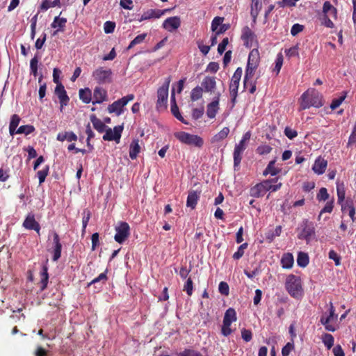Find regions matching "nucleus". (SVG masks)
<instances>
[{
    "label": "nucleus",
    "mask_w": 356,
    "mask_h": 356,
    "mask_svg": "<svg viewBox=\"0 0 356 356\" xmlns=\"http://www.w3.org/2000/svg\"><path fill=\"white\" fill-rule=\"evenodd\" d=\"M241 38L244 42V45L248 48L253 47L254 42L257 43L256 35L248 26L242 29Z\"/></svg>",
    "instance_id": "9b49d317"
},
{
    "label": "nucleus",
    "mask_w": 356,
    "mask_h": 356,
    "mask_svg": "<svg viewBox=\"0 0 356 356\" xmlns=\"http://www.w3.org/2000/svg\"><path fill=\"white\" fill-rule=\"evenodd\" d=\"M328 315L324 313L320 318L321 323L324 326L325 329L329 332H335L339 327L332 324L337 320V314H335V309L332 302L329 303Z\"/></svg>",
    "instance_id": "20e7f679"
},
{
    "label": "nucleus",
    "mask_w": 356,
    "mask_h": 356,
    "mask_svg": "<svg viewBox=\"0 0 356 356\" xmlns=\"http://www.w3.org/2000/svg\"><path fill=\"white\" fill-rule=\"evenodd\" d=\"M123 130L122 126H116L113 129V131L111 128H106L105 134L103 136L104 140L112 141L115 140L118 143Z\"/></svg>",
    "instance_id": "f8f14e48"
},
{
    "label": "nucleus",
    "mask_w": 356,
    "mask_h": 356,
    "mask_svg": "<svg viewBox=\"0 0 356 356\" xmlns=\"http://www.w3.org/2000/svg\"><path fill=\"white\" fill-rule=\"evenodd\" d=\"M40 281L39 282L40 291H43L47 287L49 281L48 268L43 265L40 272Z\"/></svg>",
    "instance_id": "b1692460"
},
{
    "label": "nucleus",
    "mask_w": 356,
    "mask_h": 356,
    "mask_svg": "<svg viewBox=\"0 0 356 356\" xmlns=\"http://www.w3.org/2000/svg\"><path fill=\"white\" fill-rule=\"evenodd\" d=\"M83 214V216L82 219V234H83L86 232V229L90 218L91 213L89 210L85 209Z\"/></svg>",
    "instance_id": "de8ad7c7"
},
{
    "label": "nucleus",
    "mask_w": 356,
    "mask_h": 356,
    "mask_svg": "<svg viewBox=\"0 0 356 356\" xmlns=\"http://www.w3.org/2000/svg\"><path fill=\"white\" fill-rule=\"evenodd\" d=\"M294 259L291 253L287 252L282 255L281 259V264L283 268H291L293 265Z\"/></svg>",
    "instance_id": "7c9ffc66"
},
{
    "label": "nucleus",
    "mask_w": 356,
    "mask_h": 356,
    "mask_svg": "<svg viewBox=\"0 0 356 356\" xmlns=\"http://www.w3.org/2000/svg\"><path fill=\"white\" fill-rule=\"evenodd\" d=\"M322 341L325 346L330 350L334 345V339L332 334L325 333L322 335Z\"/></svg>",
    "instance_id": "ea45409f"
},
{
    "label": "nucleus",
    "mask_w": 356,
    "mask_h": 356,
    "mask_svg": "<svg viewBox=\"0 0 356 356\" xmlns=\"http://www.w3.org/2000/svg\"><path fill=\"white\" fill-rule=\"evenodd\" d=\"M323 13L330 15L334 19L337 18V9L330 1H325L323 6Z\"/></svg>",
    "instance_id": "72a5a7b5"
},
{
    "label": "nucleus",
    "mask_w": 356,
    "mask_h": 356,
    "mask_svg": "<svg viewBox=\"0 0 356 356\" xmlns=\"http://www.w3.org/2000/svg\"><path fill=\"white\" fill-rule=\"evenodd\" d=\"M237 316H236V312L234 308H229L226 310L224 318H223V323H227L229 324H231L233 322L236 321Z\"/></svg>",
    "instance_id": "2f4dec72"
},
{
    "label": "nucleus",
    "mask_w": 356,
    "mask_h": 356,
    "mask_svg": "<svg viewBox=\"0 0 356 356\" xmlns=\"http://www.w3.org/2000/svg\"><path fill=\"white\" fill-rule=\"evenodd\" d=\"M327 165V161L321 157H318L312 166V170L317 175H322L325 172Z\"/></svg>",
    "instance_id": "412c9836"
},
{
    "label": "nucleus",
    "mask_w": 356,
    "mask_h": 356,
    "mask_svg": "<svg viewBox=\"0 0 356 356\" xmlns=\"http://www.w3.org/2000/svg\"><path fill=\"white\" fill-rule=\"evenodd\" d=\"M204 90L201 86H196L194 88L191 93V99L192 101H197L202 97Z\"/></svg>",
    "instance_id": "79ce46f5"
},
{
    "label": "nucleus",
    "mask_w": 356,
    "mask_h": 356,
    "mask_svg": "<svg viewBox=\"0 0 356 356\" xmlns=\"http://www.w3.org/2000/svg\"><path fill=\"white\" fill-rule=\"evenodd\" d=\"M94 101L92 104H102L107 100V92L101 87H96L93 92Z\"/></svg>",
    "instance_id": "aec40b11"
},
{
    "label": "nucleus",
    "mask_w": 356,
    "mask_h": 356,
    "mask_svg": "<svg viewBox=\"0 0 356 356\" xmlns=\"http://www.w3.org/2000/svg\"><path fill=\"white\" fill-rule=\"evenodd\" d=\"M229 133V127H224L211 138V143L217 144L225 139Z\"/></svg>",
    "instance_id": "bb28decb"
},
{
    "label": "nucleus",
    "mask_w": 356,
    "mask_h": 356,
    "mask_svg": "<svg viewBox=\"0 0 356 356\" xmlns=\"http://www.w3.org/2000/svg\"><path fill=\"white\" fill-rule=\"evenodd\" d=\"M257 68V67H254L252 65H247V67L245 69L244 80H243L244 88H247L248 86L249 85V79L252 78V76L254 74L255 70Z\"/></svg>",
    "instance_id": "4c0bfd02"
},
{
    "label": "nucleus",
    "mask_w": 356,
    "mask_h": 356,
    "mask_svg": "<svg viewBox=\"0 0 356 356\" xmlns=\"http://www.w3.org/2000/svg\"><path fill=\"white\" fill-rule=\"evenodd\" d=\"M79 95L83 103L88 104L91 102L92 92L88 88L80 89Z\"/></svg>",
    "instance_id": "e433bc0d"
},
{
    "label": "nucleus",
    "mask_w": 356,
    "mask_h": 356,
    "mask_svg": "<svg viewBox=\"0 0 356 356\" xmlns=\"http://www.w3.org/2000/svg\"><path fill=\"white\" fill-rule=\"evenodd\" d=\"M261 8V0H252L250 15L253 18V22H255L259 13Z\"/></svg>",
    "instance_id": "f704fd0d"
},
{
    "label": "nucleus",
    "mask_w": 356,
    "mask_h": 356,
    "mask_svg": "<svg viewBox=\"0 0 356 356\" xmlns=\"http://www.w3.org/2000/svg\"><path fill=\"white\" fill-rule=\"evenodd\" d=\"M275 162H276V160L274 159V160L270 161L268 163L267 167L266 168V169L264 170V171L263 172V175L264 176H266L268 175L275 176L280 172V170L279 168H277L275 167Z\"/></svg>",
    "instance_id": "c9c22d12"
},
{
    "label": "nucleus",
    "mask_w": 356,
    "mask_h": 356,
    "mask_svg": "<svg viewBox=\"0 0 356 356\" xmlns=\"http://www.w3.org/2000/svg\"><path fill=\"white\" fill-rule=\"evenodd\" d=\"M294 348L293 342H288L282 349V356H289L290 352Z\"/></svg>",
    "instance_id": "338daca9"
},
{
    "label": "nucleus",
    "mask_w": 356,
    "mask_h": 356,
    "mask_svg": "<svg viewBox=\"0 0 356 356\" xmlns=\"http://www.w3.org/2000/svg\"><path fill=\"white\" fill-rule=\"evenodd\" d=\"M116 234L114 239L118 243L122 244L130 235V227L126 222H120L118 225L115 227Z\"/></svg>",
    "instance_id": "9d476101"
},
{
    "label": "nucleus",
    "mask_w": 356,
    "mask_h": 356,
    "mask_svg": "<svg viewBox=\"0 0 356 356\" xmlns=\"http://www.w3.org/2000/svg\"><path fill=\"white\" fill-rule=\"evenodd\" d=\"M200 192L198 193L195 191H189L186 200V206L194 209L200 198Z\"/></svg>",
    "instance_id": "5701e85b"
},
{
    "label": "nucleus",
    "mask_w": 356,
    "mask_h": 356,
    "mask_svg": "<svg viewBox=\"0 0 356 356\" xmlns=\"http://www.w3.org/2000/svg\"><path fill=\"white\" fill-rule=\"evenodd\" d=\"M55 94L58 96L59 99L61 108L63 106L67 105L70 101V98L67 95L64 86L61 83H58L56 85L55 88Z\"/></svg>",
    "instance_id": "4468645a"
},
{
    "label": "nucleus",
    "mask_w": 356,
    "mask_h": 356,
    "mask_svg": "<svg viewBox=\"0 0 356 356\" xmlns=\"http://www.w3.org/2000/svg\"><path fill=\"white\" fill-rule=\"evenodd\" d=\"M321 24L325 26V27L331 28V29L334 28V24L331 21V19L329 18L328 15L323 14V16L321 19Z\"/></svg>",
    "instance_id": "bf43d9fd"
},
{
    "label": "nucleus",
    "mask_w": 356,
    "mask_h": 356,
    "mask_svg": "<svg viewBox=\"0 0 356 356\" xmlns=\"http://www.w3.org/2000/svg\"><path fill=\"white\" fill-rule=\"evenodd\" d=\"M180 25V17L177 16L168 17L163 23V27L170 32L177 29Z\"/></svg>",
    "instance_id": "dca6fc26"
},
{
    "label": "nucleus",
    "mask_w": 356,
    "mask_h": 356,
    "mask_svg": "<svg viewBox=\"0 0 356 356\" xmlns=\"http://www.w3.org/2000/svg\"><path fill=\"white\" fill-rule=\"evenodd\" d=\"M171 112L172 115L179 121H181L182 123L185 124H188V122H186L184 118L181 116L179 111V108L177 105V104H172L171 105Z\"/></svg>",
    "instance_id": "c03bdc74"
},
{
    "label": "nucleus",
    "mask_w": 356,
    "mask_h": 356,
    "mask_svg": "<svg viewBox=\"0 0 356 356\" xmlns=\"http://www.w3.org/2000/svg\"><path fill=\"white\" fill-rule=\"evenodd\" d=\"M346 94H345L343 96H341L339 98L334 99L330 104L331 109L334 110V109L337 108L341 104V103L344 101V99H346Z\"/></svg>",
    "instance_id": "13d9d810"
},
{
    "label": "nucleus",
    "mask_w": 356,
    "mask_h": 356,
    "mask_svg": "<svg viewBox=\"0 0 356 356\" xmlns=\"http://www.w3.org/2000/svg\"><path fill=\"white\" fill-rule=\"evenodd\" d=\"M201 87L206 92H212L216 87V78L213 76H205L201 83Z\"/></svg>",
    "instance_id": "6ab92c4d"
},
{
    "label": "nucleus",
    "mask_w": 356,
    "mask_h": 356,
    "mask_svg": "<svg viewBox=\"0 0 356 356\" xmlns=\"http://www.w3.org/2000/svg\"><path fill=\"white\" fill-rule=\"evenodd\" d=\"M106 272H107V270H106L105 272L99 274L98 277H97L96 278L93 279L88 284V286H90L91 284H94L98 283V282H102L103 284H104L106 282L107 279H108L107 276H106Z\"/></svg>",
    "instance_id": "6e6d98bb"
},
{
    "label": "nucleus",
    "mask_w": 356,
    "mask_h": 356,
    "mask_svg": "<svg viewBox=\"0 0 356 356\" xmlns=\"http://www.w3.org/2000/svg\"><path fill=\"white\" fill-rule=\"evenodd\" d=\"M329 198V194L327 193V191L325 188H321L319 190L318 193L317 194V199L319 201H325Z\"/></svg>",
    "instance_id": "0e129e2a"
},
{
    "label": "nucleus",
    "mask_w": 356,
    "mask_h": 356,
    "mask_svg": "<svg viewBox=\"0 0 356 356\" xmlns=\"http://www.w3.org/2000/svg\"><path fill=\"white\" fill-rule=\"evenodd\" d=\"M284 132L285 136L291 140L293 139L294 138H296L298 136V132L289 127H286L284 129Z\"/></svg>",
    "instance_id": "774afa93"
},
{
    "label": "nucleus",
    "mask_w": 356,
    "mask_h": 356,
    "mask_svg": "<svg viewBox=\"0 0 356 356\" xmlns=\"http://www.w3.org/2000/svg\"><path fill=\"white\" fill-rule=\"evenodd\" d=\"M272 149L273 148L268 145H261L257 148L256 152L260 155H265L269 154Z\"/></svg>",
    "instance_id": "603ef678"
},
{
    "label": "nucleus",
    "mask_w": 356,
    "mask_h": 356,
    "mask_svg": "<svg viewBox=\"0 0 356 356\" xmlns=\"http://www.w3.org/2000/svg\"><path fill=\"white\" fill-rule=\"evenodd\" d=\"M22 225L26 229L34 230L38 234H40V225L39 222L35 220L34 214L31 213L27 215Z\"/></svg>",
    "instance_id": "ddd939ff"
},
{
    "label": "nucleus",
    "mask_w": 356,
    "mask_h": 356,
    "mask_svg": "<svg viewBox=\"0 0 356 356\" xmlns=\"http://www.w3.org/2000/svg\"><path fill=\"white\" fill-rule=\"evenodd\" d=\"M328 257L330 259L334 260L336 266L341 264V257L333 250L329 252Z\"/></svg>",
    "instance_id": "052dcab7"
},
{
    "label": "nucleus",
    "mask_w": 356,
    "mask_h": 356,
    "mask_svg": "<svg viewBox=\"0 0 356 356\" xmlns=\"http://www.w3.org/2000/svg\"><path fill=\"white\" fill-rule=\"evenodd\" d=\"M231 324H229L227 323H223L221 327V333L225 337H228L230 335L233 330L231 329Z\"/></svg>",
    "instance_id": "e2e57ef3"
},
{
    "label": "nucleus",
    "mask_w": 356,
    "mask_h": 356,
    "mask_svg": "<svg viewBox=\"0 0 356 356\" xmlns=\"http://www.w3.org/2000/svg\"><path fill=\"white\" fill-rule=\"evenodd\" d=\"M260 60V56L258 49H253L249 54L247 65L258 67Z\"/></svg>",
    "instance_id": "393cba45"
},
{
    "label": "nucleus",
    "mask_w": 356,
    "mask_h": 356,
    "mask_svg": "<svg viewBox=\"0 0 356 356\" xmlns=\"http://www.w3.org/2000/svg\"><path fill=\"white\" fill-rule=\"evenodd\" d=\"M300 105V110H305L312 106L320 108L323 106L321 96L315 89H309L301 95Z\"/></svg>",
    "instance_id": "f257e3e1"
},
{
    "label": "nucleus",
    "mask_w": 356,
    "mask_h": 356,
    "mask_svg": "<svg viewBox=\"0 0 356 356\" xmlns=\"http://www.w3.org/2000/svg\"><path fill=\"white\" fill-rule=\"evenodd\" d=\"M49 166L45 165L42 170L38 171L37 176L38 177L40 184L45 181V179L49 174Z\"/></svg>",
    "instance_id": "37998d69"
},
{
    "label": "nucleus",
    "mask_w": 356,
    "mask_h": 356,
    "mask_svg": "<svg viewBox=\"0 0 356 356\" xmlns=\"http://www.w3.org/2000/svg\"><path fill=\"white\" fill-rule=\"evenodd\" d=\"M337 193L338 196V203L341 204L345 200L346 192L343 185H337Z\"/></svg>",
    "instance_id": "09e8293b"
},
{
    "label": "nucleus",
    "mask_w": 356,
    "mask_h": 356,
    "mask_svg": "<svg viewBox=\"0 0 356 356\" xmlns=\"http://www.w3.org/2000/svg\"><path fill=\"white\" fill-rule=\"evenodd\" d=\"M298 238L305 240L307 243H309L316 236L315 227L313 222L307 219H304L298 227Z\"/></svg>",
    "instance_id": "7ed1b4c3"
},
{
    "label": "nucleus",
    "mask_w": 356,
    "mask_h": 356,
    "mask_svg": "<svg viewBox=\"0 0 356 356\" xmlns=\"http://www.w3.org/2000/svg\"><path fill=\"white\" fill-rule=\"evenodd\" d=\"M241 337L245 342L250 341L252 339V333L251 330L245 328L242 329Z\"/></svg>",
    "instance_id": "69168bd1"
},
{
    "label": "nucleus",
    "mask_w": 356,
    "mask_h": 356,
    "mask_svg": "<svg viewBox=\"0 0 356 356\" xmlns=\"http://www.w3.org/2000/svg\"><path fill=\"white\" fill-rule=\"evenodd\" d=\"M77 136L72 131H65L58 133L56 137V139L58 141H64L67 140L69 142L76 141L77 140Z\"/></svg>",
    "instance_id": "c85d7f7f"
},
{
    "label": "nucleus",
    "mask_w": 356,
    "mask_h": 356,
    "mask_svg": "<svg viewBox=\"0 0 356 356\" xmlns=\"http://www.w3.org/2000/svg\"><path fill=\"white\" fill-rule=\"evenodd\" d=\"M283 64V56L282 54H278L275 60V66L273 69L276 74H279Z\"/></svg>",
    "instance_id": "5fc2aeb1"
},
{
    "label": "nucleus",
    "mask_w": 356,
    "mask_h": 356,
    "mask_svg": "<svg viewBox=\"0 0 356 356\" xmlns=\"http://www.w3.org/2000/svg\"><path fill=\"white\" fill-rule=\"evenodd\" d=\"M242 74H243V70L241 67H239L235 70V72L231 79V81H230L229 88V93H230V96H231L232 103L233 105H234L236 103V97L238 95V86H239V82L241 79Z\"/></svg>",
    "instance_id": "0eeeda50"
},
{
    "label": "nucleus",
    "mask_w": 356,
    "mask_h": 356,
    "mask_svg": "<svg viewBox=\"0 0 356 356\" xmlns=\"http://www.w3.org/2000/svg\"><path fill=\"white\" fill-rule=\"evenodd\" d=\"M219 100L220 93H218V95L215 97V99L207 105V115L208 118L213 119L216 117L219 109Z\"/></svg>",
    "instance_id": "a211bd4d"
},
{
    "label": "nucleus",
    "mask_w": 356,
    "mask_h": 356,
    "mask_svg": "<svg viewBox=\"0 0 356 356\" xmlns=\"http://www.w3.org/2000/svg\"><path fill=\"white\" fill-rule=\"evenodd\" d=\"M147 36V33H142L137 35L129 44L128 49L134 47L135 45L142 43Z\"/></svg>",
    "instance_id": "8fccbe9b"
},
{
    "label": "nucleus",
    "mask_w": 356,
    "mask_h": 356,
    "mask_svg": "<svg viewBox=\"0 0 356 356\" xmlns=\"http://www.w3.org/2000/svg\"><path fill=\"white\" fill-rule=\"evenodd\" d=\"M134 99V95L133 94H130L115 101L113 103L108 105L107 108L108 112L109 113H115L117 116L120 115L124 112V107L129 102L132 101Z\"/></svg>",
    "instance_id": "423d86ee"
},
{
    "label": "nucleus",
    "mask_w": 356,
    "mask_h": 356,
    "mask_svg": "<svg viewBox=\"0 0 356 356\" xmlns=\"http://www.w3.org/2000/svg\"><path fill=\"white\" fill-rule=\"evenodd\" d=\"M193 283L191 277L188 278L184 286V291L186 292L187 295L191 296L193 294Z\"/></svg>",
    "instance_id": "864d4df0"
},
{
    "label": "nucleus",
    "mask_w": 356,
    "mask_h": 356,
    "mask_svg": "<svg viewBox=\"0 0 356 356\" xmlns=\"http://www.w3.org/2000/svg\"><path fill=\"white\" fill-rule=\"evenodd\" d=\"M90 121L92 123L94 128L99 133L104 132L106 126L105 124L99 118L96 117L95 115H90Z\"/></svg>",
    "instance_id": "473e14b6"
},
{
    "label": "nucleus",
    "mask_w": 356,
    "mask_h": 356,
    "mask_svg": "<svg viewBox=\"0 0 356 356\" xmlns=\"http://www.w3.org/2000/svg\"><path fill=\"white\" fill-rule=\"evenodd\" d=\"M285 286L287 292L293 298L298 299L302 296L303 289L300 277L289 275L286 278Z\"/></svg>",
    "instance_id": "f03ea898"
},
{
    "label": "nucleus",
    "mask_w": 356,
    "mask_h": 356,
    "mask_svg": "<svg viewBox=\"0 0 356 356\" xmlns=\"http://www.w3.org/2000/svg\"><path fill=\"white\" fill-rule=\"evenodd\" d=\"M278 178H273L271 179H267L263 181L264 188L266 192L268 191H271L273 192L277 191L282 186V183H278L277 184H273V183H276L277 181Z\"/></svg>",
    "instance_id": "a878e982"
},
{
    "label": "nucleus",
    "mask_w": 356,
    "mask_h": 356,
    "mask_svg": "<svg viewBox=\"0 0 356 356\" xmlns=\"http://www.w3.org/2000/svg\"><path fill=\"white\" fill-rule=\"evenodd\" d=\"M140 151V147L139 145V140L138 139H134L130 144L129 147V156L130 158L134 160L136 159L138 156V154H139Z\"/></svg>",
    "instance_id": "c756f323"
},
{
    "label": "nucleus",
    "mask_w": 356,
    "mask_h": 356,
    "mask_svg": "<svg viewBox=\"0 0 356 356\" xmlns=\"http://www.w3.org/2000/svg\"><path fill=\"white\" fill-rule=\"evenodd\" d=\"M35 130V129L34 126L31 124L22 125L17 129V134H24L25 135H29L34 132Z\"/></svg>",
    "instance_id": "a19ab883"
},
{
    "label": "nucleus",
    "mask_w": 356,
    "mask_h": 356,
    "mask_svg": "<svg viewBox=\"0 0 356 356\" xmlns=\"http://www.w3.org/2000/svg\"><path fill=\"white\" fill-rule=\"evenodd\" d=\"M62 12L60 13L58 16L54 17L53 22L51 24V26L54 29H57L56 31L54 33V35H55L58 32L64 31V28L65 27L67 23V19L65 17H60Z\"/></svg>",
    "instance_id": "4be33fe9"
},
{
    "label": "nucleus",
    "mask_w": 356,
    "mask_h": 356,
    "mask_svg": "<svg viewBox=\"0 0 356 356\" xmlns=\"http://www.w3.org/2000/svg\"><path fill=\"white\" fill-rule=\"evenodd\" d=\"M297 264L300 267H306L309 264L308 254L305 252H300L297 257Z\"/></svg>",
    "instance_id": "58836bf2"
},
{
    "label": "nucleus",
    "mask_w": 356,
    "mask_h": 356,
    "mask_svg": "<svg viewBox=\"0 0 356 356\" xmlns=\"http://www.w3.org/2000/svg\"><path fill=\"white\" fill-rule=\"evenodd\" d=\"M38 58L35 55L30 61V70L31 73L34 76H38Z\"/></svg>",
    "instance_id": "49530a36"
},
{
    "label": "nucleus",
    "mask_w": 356,
    "mask_h": 356,
    "mask_svg": "<svg viewBox=\"0 0 356 356\" xmlns=\"http://www.w3.org/2000/svg\"><path fill=\"white\" fill-rule=\"evenodd\" d=\"M174 136L181 143L193 145L201 148L204 145V140L197 135L191 134L185 131H177L174 133Z\"/></svg>",
    "instance_id": "39448f33"
},
{
    "label": "nucleus",
    "mask_w": 356,
    "mask_h": 356,
    "mask_svg": "<svg viewBox=\"0 0 356 356\" xmlns=\"http://www.w3.org/2000/svg\"><path fill=\"white\" fill-rule=\"evenodd\" d=\"M54 247L51 250L53 254L52 260L54 261H58L61 256L62 244L60 241V238L56 232L54 233Z\"/></svg>",
    "instance_id": "f3484780"
},
{
    "label": "nucleus",
    "mask_w": 356,
    "mask_h": 356,
    "mask_svg": "<svg viewBox=\"0 0 356 356\" xmlns=\"http://www.w3.org/2000/svg\"><path fill=\"white\" fill-rule=\"evenodd\" d=\"M178 356H202V353L193 349L186 348L184 351L179 353Z\"/></svg>",
    "instance_id": "3c124183"
},
{
    "label": "nucleus",
    "mask_w": 356,
    "mask_h": 356,
    "mask_svg": "<svg viewBox=\"0 0 356 356\" xmlns=\"http://www.w3.org/2000/svg\"><path fill=\"white\" fill-rule=\"evenodd\" d=\"M171 81L170 76L165 79L164 83L157 90L156 108L166 107L168 97V88Z\"/></svg>",
    "instance_id": "6e6552de"
},
{
    "label": "nucleus",
    "mask_w": 356,
    "mask_h": 356,
    "mask_svg": "<svg viewBox=\"0 0 356 356\" xmlns=\"http://www.w3.org/2000/svg\"><path fill=\"white\" fill-rule=\"evenodd\" d=\"M266 191L264 188V183L263 181L256 184L253 187H252L250 190V194L252 197H259L266 193Z\"/></svg>",
    "instance_id": "cd10ccee"
},
{
    "label": "nucleus",
    "mask_w": 356,
    "mask_h": 356,
    "mask_svg": "<svg viewBox=\"0 0 356 356\" xmlns=\"http://www.w3.org/2000/svg\"><path fill=\"white\" fill-rule=\"evenodd\" d=\"M248 245L247 243H244L241 244L238 248L237 251L234 253V254L232 256L233 259L235 260H238L239 259H241L243 256L245 250L248 248Z\"/></svg>",
    "instance_id": "a18cd8bd"
},
{
    "label": "nucleus",
    "mask_w": 356,
    "mask_h": 356,
    "mask_svg": "<svg viewBox=\"0 0 356 356\" xmlns=\"http://www.w3.org/2000/svg\"><path fill=\"white\" fill-rule=\"evenodd\" d=\"M92 77L99 84L109 83L112 81V71L99 67L92 72Z\"/></svg>",
    "instance_id": "1a4fd4ad"
},
{
    "label": "nucleus",
    "mask_w": 356,
    "mask_h": 356,
    "mask_svg": "<svg viewBox=\"0 0 356 356\" xmlns=\"http://www.w3.org/2000/svg\"><path fill=\"white\" fill-rule=\"evenodd\" d=\"M246 148V145L243 141H240L236 144L234 150V166L238 167L242 159V154Z\"/></svg>",
    "instance_id": "2eb2a0df"
},
{
    "label": "nucleus",
    "mask_w": 356,
    "mask_h": 356,
    "mask_svg": "<svg viewBox=\"0 0 356 356\" xmlns=\"http://www.w3.org/2000/svg\"><path fill=\"white\" fill-rule=\"evenodd\" d=\"M115 28V23L107 21L104 24V30L106 33H112Z\"/></svg>",
    "instance_id": "680f3d73"
},
{
    "label": "nucleus",
    "mask_w": 356,
    "mask_h": 356,
    "mask_svg": "<svg viewBox=\"0 0 356 356\" xmlns=\"http://www.w3.org/2000/svg\"><path fill=\"white\" fill-rule=\"evenodd\" d=\"M219 292L224 296H228L229 293V287L227 282H220L218 286Z\"/></svg>",
    "instance_id": "4d7b16f0"
}]
</instances>
